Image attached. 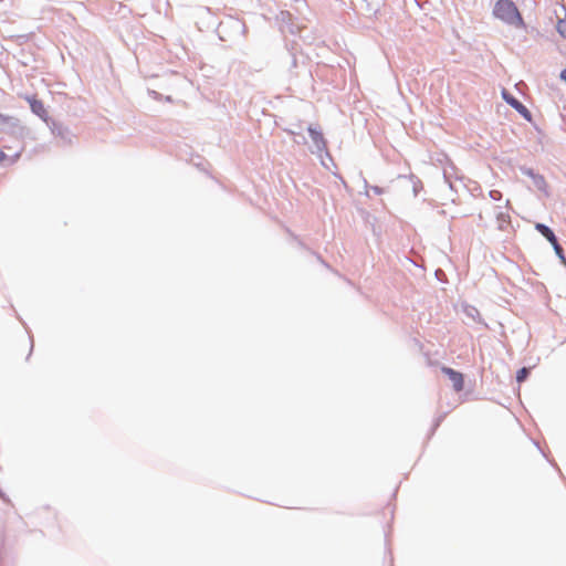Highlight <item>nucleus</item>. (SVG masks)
Listing matches in <instances>:
<instances>
[{
	"instance_id": "obj_1",
	"label": "nucleus",
	"mask_w": 566,
	"mask_h": 566,
	"mask_svg": "<svg viewBox=\"0 0 566 566\" xmlns=\"http://www.w3.org/2000/svg\"><path fill=\"white\" fill-rule=\"evenodd\" d=\"M493 14L507 24L516 28L525 27L524 20L512 0H497L493 8Z\"/></svg>"
},
{
	"instance_id": "obj_2",
	"label": "nucleus",
	"mask_w": 566,
	"mask_h": 566,
	"mask_svg": "<svg viewBox=\"0 0 566 566\" xmlns=\"http://www.w3.org/2000/svg\"><path fill=\"white\" fill-rule=\"evenodd\" d=\"M441 371L449 377L452 381L453 389L455 391H462L464 388V378L463 375L450 367H442Z\"/></svg>"
},
{
	"instance_id": "obj_3",
	"label": "nucleus",
	"mask_w": 566,
	"mask_h": 566,
	"mask_svg": "<svg viewBox=\"0 0 566 566\" xmlns=\"http://www.w3.org/2000/svg\"><path fill=\"white\" fill-rule=\"evenodd\" d=\"M536 229L548 240L553 248H560L554 232L548 227L537 223Z\"/></svg>"
},
{
	"instance_id": "obj_4",
	"label": "nucleus",
	"mask_w": 566,
	"mask_h": 566,
	"mask_svg": "<svg viewBox=\"0 0 566 566\" xmlns=\"http://www.w3.org/2000/svg\"><path fill=\"white\" fill-rule=\"evenodd\" d=\"M503 97L504 99L511 105L513 106L518 113H521L522 115H524L525 117H528V111L527 108L521 103L518 102L516 98L512 97V96H509L507 94H503Z\"/></svg>"
},
{
	"instance_id": "obj_5",
	"label": "nucleus",
	"mask_w": 566,
	"mask_h": 566,
	"mask_svg": "<svg viewBox=\"0 0 566 566\" xmlns=\"http://www.w3.org/2000/svg\"><path fill=\"white\" fill-rule=\"evenodd\" d=\"M30 106H31V109L33 111V113H35L40 117H44L46 115V111L41 101H39L36 98H32V99H30Z\"/></svg>"
},
{
	"instance_id": "obj_6",
	"label": "nucleus",
	"mask_w": 566,
	"mask_h": 566,
	"mask_svg": "<svg viewBox=\"0 0 566 566\" xmlns=\"http://www.w3.org/2000/svg\"><path fill=\"white\" fill-rule=\"evenodd\" d=\"M310 135L315 143V145L321 148V145H324L323 135L322 133L317 132L316 129L310 128L308 129Z\"/></svg>"
},
{
	"instance_id": "obj_7",
	"label": "nucleus",
	"mask_w": 566,
	"mask_h": 566,
	"mask_svg": "<svg viewBox=\"0 0 566 566\" xmlns=\"http://www.w3.org/2000/svg\"><path fill=\"white\" fill-rule=\"evenodd\" d=\"M527 376H528V369H527V368H525V367H523V368H521V369L517 371V374H516V380H517L518 382H522V381H524V380L527 378Z\"/></svg>"
},
{
	"instance_id": "obj_8",
	"label": "nucleus",
	"mask_w": 566,
	"mask_h": 566,
	"mask_svg": "<svg viewBox=\"0 0 566 566\" xmlns=\"http://www.w3.org/2000/svg\"><path fill=\"white\" fill-rule=\"evenodd\" d=\"M556 28H557L558 33L563 38H566V20H558Z\"/></svg>"
},
{
	"instance_id": "obj_9",
	"label": "nucleus",
	"mask_w": 566,
	"mask_h": 566,
	"mask_svg": "<svg viewBox=\"0 0 566 566\" xmlns=\"http://www.w3.org/2000/svg\"><path fill=\"white\" fill-rule=\"evenodd\" d=\"M13 160H14L13 157L6 155L4 151L2 149H0V164H9V163H13Z\"/></svg>"
},
{
	"instance_id": "obj_10",
	"label": "nucleus",
	"mask_w": 566,
	"mask_h": 566,
	"mask_svg": "<svg viewBox=\"0 0 566 566\" xmlns=\"http://www.w3.org/2000/svg\"><path fill=\"white\" fill-rule=\"evenodd\" d=\"M555 251H556V254H557V255L562 259V261L565 263V258H564V255L562 254L563 250L557 249V250H555Z\"/></svg>"
},
{
	"instance_id": "obj_11",
	"label": "nucleus",
	"mask_w": 566,
	"mask_h": 566,
	"mask_svg": "<svg viewBox=\"0 0 566 566\" xmlns=\"http://www.w3.org/2000/svg\"><path fill=\"white\" fill-rule=\"evenodd\" d=\"M560 77L566 82V69L562 72Z\"/></svg>"
}]
</instances>
